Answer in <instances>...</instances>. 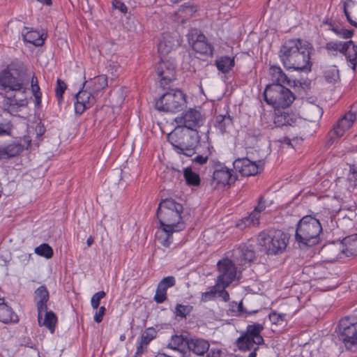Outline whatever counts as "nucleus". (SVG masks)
<instances>
[{"mask_svg": "<svg viewBox=\"0 0 357 357\" xmlns=\"http://www.w3.org/2000/svg\"><path fill=\"white\" fill-rule=\"evenodd\" d=\"M183 176L186 184L190 186H198L200 184V177L198 174L192 172L190 167L184 169Z\"/></svg>", "mask_w": 357, "mask_h": 357, "instance_id": "4c0bfd02", "label": "nucleus"}, {"mask_svg": "<svg viewBox=\"0 0 357 357\" xmlns=\"http://www.w3.org/2000/svg\"><path fill=\"white\" fill-rule=\"evenodd\" d=\"M38 321L39 326H45L52 333H53L55 331L57 317L52 310L47 311V310H46L43 313H41V319H39V315L38 314Z\"/></svg>", "mask_w": 357, "mask_h": 357, "instance_id": "c756f323", "label": "nucleus"}, {"mask_svg": "<svg viewBox=\"0 0 357 357\" xmlns=\"http://www.w3.org/2000/svg\"><path fill=\"white\" fill-rule=\"evenodd\" d=\"M31 91L32 93L35 98V106L38 108L41 107V98L42 93L40 90V86L38 85V79L36 76H33L31 79Z\"/></svg>", "mask_w": 357, "mask_h": 357, "instance_id": "ea45409f", "label": "nucleus"}, {"mask_svg": "<svg viewBox=\"0 0 357 357\" xmlns=\"http://www.w3.org/2000/svg\"><path fill=\"white\" fill-rule=\"evenodd\" d=\"M80 90L75 96V111L77 114H82L87 109L91 108L96 102V94L91 90Z\"/></svg>", "mask_w": 357, "mask_h": 357, "instance_id": "dca6fc26", "label": "nucleus"}, {"mask_svg": "<svg viewBox=\"0 0 357 357\" xmlns=\"http://www.w3.org/2000/svg\"><path fill=\"white\" fill-rule=\"evenodd\" d=\"M204 121L205 118L201 112L194 108H190L174 119L176 127L186 128L193 130H197V128L202 126Z\"/></svg>", "mask_w": 357, "mask_h": 357, "instance_id": "f8f14e48", "label": "nucleus"}, {"mask_svg": "<svg viewBox=\"0 0 357 357\" xmlns=\"http://www.w3.org/2000/svg\"><path fill=\"white\" fill-rule=\"evenodd\" d=\"M35 253L38 255L50 259L53 257V249L47 243H43L35 248Z\"/></svg>", "mask_w": 357, "mask_h": 357, "instance_id": "37998d69", "label": "nucleus"}, {"mask_svg": "<svg viewBox=\"0 0 357 357\" xmlns=\"http://www.w3.org/2000/svg\"><path fill=\"white\" fill-rule=\"evenodd\" d=\"M353 45V40H349L347 42H341V41H331L326 44L325 48L328 51H338L342 54L343 50H346L344 47L346 45Z\"/></svg>", "mask_w": 357, "mask_h": 357, "instance_id": "79ce46f5", "label": "nucleus"}, {"mask_svg": "<svg viewBox=\"0 0 357 357\" xmlns=\"http://www.w3.org/2000/svg\"><path fill=\"white\" fill-rule=\"evenodd\" d=\"M257 240L261 252L268 255H277L286 250L289 236L279 229L262 231L258 234Z\"/></svg>", "mask_w": 357, "mask_h": 357, "instance_id": "39448f33", "label": "nucleus"}, {"mask_svg": "<svg viewBox=\"0 0 357 357\" xmlns=\"http://www.w3.org/2000/svg\"><path fill=\"white\" fill-rule=\"evenodd\" d=\"M238 311L241 313V314H253V313H256L257 312V310H254V311H252V312H247L246 310L244 309L243 307V303L242 302H240L238 305Z\"/></svg>", "mask_w": 357, "mask_h": 357, "instance_id": "69168bd1", "label": "nucleus"}, {"mask_svg": "<svg viewBox=\"0 0 357 357\" xmlns=\"http://www.w3.org/2000/svg\"><path fill=\"white\" fill-rule=\"evenodd\" d=\"M234 256L239 257L241 264L251 262L255 259V252L253 245L242 243L234 251Z\"/></svg>", "mask_w": 357, "mask_h": 357, "instance_id": "393cba45", "label": "nucleus"}, {"mask_svg": "<svg viewBox=\"0 0 357 357\" xmlns=\"http://www.w3.org/2000/svg\"><path fill=\"white\" fill-rule=\"evenodd\" d=\"M323 250L328 255L331 261L337 260L345 256L342 241L328 243L323 247Z\"/></svg>", "mask_w": 357, "mask_h": 357, "instance_id": "bb28decb", "label": "nucleus"}, {"mask_svg": "<svg viewBox=\"0 0 357 357\" xmlns=\"http://www.w3.org/2000/svg\"><path fill=\"white\" fill-rule=\"evenodd\" d=\"M34 301L36 303L39 319H41V313L47 310V303L50 298L49 291L45 285H41L35 291Z\"/></svg>", "mask_w": 357, "mask_h": 357, "instance_id": "5701e85b", "label": "nucleus"}, {"mask_svg": "<svg viewBox=\"0 0 357 357\" xmlns=\"http://www.w3.org/2000/svg\"><path fill=\"white\" fill-rule=\"evenodd\" d=\"M15 94L12 97L8 98V104H9L10 110H14L16 107H26L28 105L26 91H14Z\"/></svg>", "mask_w": 357, "mask_h": 357, "instance_id": "2f4dec72", "label": "nucleus"}, {"mask_svg": "<svg viewBox=\"0 0 357 357\" xmlns=\"http://www.w3.org/2000/svg\"><path fill=\"white\" fill-rule=\"evenodd\" d=\"M24 146L18 141L0 145V159L8 160L19 155L24 151Z\"/></svg>", "mask_w": 357, "mask_h": 357, "instance_id": "4be33fe9", "label": "nucleus"}, {"mask_svg": "<svg viewBox=\"0 0 357 357\" xmlns=\"http://www.w3.org/2000/svg\"><path fill=\"white\" fill-rule=\"evenodd\" d=\"M193 310V306L190 305L176 304L174 314L181 319H186Z\"/></svg>", "mask_w": 357, "mask_h": 357, "instance_id": "a19ab883", "label": "nucleus"}, {"mask_svg": "<svg viewBox=\"0 0 357 357\" xmlns=\"http://www.w3.org/2000/svg\"><path fill=\"white\" fill-rule=\"evenodd\" d=\"M45 129L44 128L43 126H38L37 128H36V132H37V136L38 137H41L43 133L45 132Z\"/></svg>", "mask_w": 357, "mask_h": 357, "instance_id": "338daca9", "label": "nucleus"}, {"mask_svg": "<svg viewBox=\"0 0 357 357\" xmlns=\"http://www.w3.org/2000/svg\"><path fill=\"white\" fill-rule=\"evenodd\" d=\"M354 5V1L352 0H347L343 3V12L347 17L348 22L353 26L357 28V22L354 21L348 11V8L351 7Z\"/></svg>", "mask_w": 357, "mask_h": 357, "instance_id": "8fccbe9b", "label": "nucleus"}, {"mask_svg": "<svg viewBox=\"0 0 357 357\" xmlns=\"http://www.w3.org/2000/svg\"><path fill=\"white\" fill-rule=\"evenodd\" d=\"M265 209V206L261 204V202H259L258 205L255 208V209L252 212H257L256 216L259 220L260 213Z\"/></svg>", "mask_w": 357, "mask_h": 357, "instance_id": "0e129e2a", "label": "nucleus"}, {"mask_svg": "<svg viewBox=\"0 0 357 357\" xmlns=\"http://www.w3.org/2000/svg\"><path fill=\"white\" fill-rule=\"evenodd\" d=\"M356 119V114L355 113L351 112L346 113L333 126L332 133L335 135L337 137H342L344 132L352 126Z\"/></svg>", "mask_w": 357, "mask_h": 357, "instance_id": "aec40b11", "label": "nucleus"}, {"mask_svg": "<svg viewBox=\"0 0 357 357\" xmlns=\"http://www.w3.org/2000/svg\"><path fill=\"white\" fill-rule=\"evenodd\" d=\"M156 335L157 331L154 328H146L142 334L140 341L137 344L135 356L144 354L149 343L156 337Z\"/></svg>", "mask_w": 357, "mask_h": 357, "instance_id": "a878e982", "label": "nucleus"}, {"mask_svg": "<svg viewBox=\"0 0 357 357\" xmlns=\"http://www.w3.org/2000/svg\"><path fill=\"white\" fill-rule=\"evenodd\" d=\"M233 166L243 176H254L260 171L259 165L248 158L236 159L233 162Z\"/></svg>", "mask_w": 357, "mask_h": 357, "instance_id": "a211bd4d", "label": "nucleus"}, {"mask_svg": "<svg viewBox=\"0 0 357 357\" xmlns=\"http://www.w3.org/2000/svg\"><path fill=\"white\" fill-rule=\"evenodd\" d=\"M346 257L357 255V234L347 236L342 240Z\"/></svg>", "mask_w": 357, "mask_h": 357, "instance_id": "f704fd0d", "label": "nucleus"}, {"mask_svg": "<svg viewBox=\"0 0 357 357\" xmlns=\"http://www.w3.org/2000/svg\"><path fill=\"white\" fill-rule=\"evenodd\" d=\"M237 180V176L234 174V170L222 164H218L214 167L213 178L211 185L214 188L230 187Z\"/></svg>", "mask_w": 357, "mask_h": 357, "instance_id": "9b49d317", "label": "nucleus"}, {"mask_svg": "<svg viewBox=\"0 0 357 357\" xmlns=\"http://www.w3.org/2000/svg\"><path fill=\"white\" fill-rule=\"evenodd\" d=\"M257 212H251L248 216L243 218L239 222L237 223V227L243 229L246 227L251 225H259V219L256 216Z\"/></svg>", "mask_w": 357, "mask_h": 357, "instance_id": "58836bf2", "label": "nucleus"}, {"mask_svg": "<svg viewBox=\"0 0 357 357\" xmlns=\"http://www.w3.org/2000/svg\"><path fill=\"white\" fill-rule=\"evenodd\" d=\"M196 11L197 8L193 5L184 4L178 9L179 15L181 16L183 15L184 17H191Z\"/></svg>", "mask_w": 357, "mask_h": 357, "instance_id": "3c124183", "label": "nucleus"}, {"mask_svg": "<svg viewBox=\"0 0 357 357\" xmlns=\"http://www.w3.org/2000/svg\"><path fill=\"white\" fill-rule=\"evenodd\" d=\"M172 49L173 45L170 44L169 42H167L165 38H163L158 45V52L161 56L169 54Z\"/></svg>", "mask_w": 357, "mask_h": 357, "instance_id": "de8ad7c7", "label": "nucleus"}, {"mask_svg": "<svg viewBox=\"0 0 357 357\" xmlns=\"http://www.w3.org/2000/svg\"><path fill=\"white\" fill-rule=\"evenodd\" d=\"M22 35L24 42L33 44L36 47L42 46L46 38V35L44 33H40L33 29H29L26 26L24 27Z\"/></svg>", "mask_w": 357, "mask_h": 357, "instance_id": "b1692460", "label": "nucleus"}, {"mask_svg": "<svg viewBox=\"0 0 357 357\" xmlns=\"http://www.w3.org/2000/svg\"><path fill=\"white\" fill-rule=\"evenodd\" d=\"M167 139L177 153L188 157H191L196 153V149L200 141L197 130H189L183 127H176L167 135Z\"/></svg>", "mask_w": 357, "mask_h": 357, "instance_id": "20e7f679", "label": "nucleus"}, {"mask_svg": "<svg viewBox=\"0 0 357 357\" xmlns=\"http://www.w3.org/2000/svg\"><path fill=\"white\" fill-rule=\"evenodd\" d=\"M218 276L217 285L222 284L223 287H227L236 277V267L232 260L224 258L217 263Z\"/></svg>", "mask_w": 357, "mask_h": 357, "instance_id": "ddd939ff", "label": "nucleus"}, {"mask_svg": "<svg viewBox=\"0 0 357 357\" xmlns=\"http://www.w3.org/2000/svg\"><path fill=\"white\" fill-rule=\"evenodd\" d=\"M325 24H327L329 26V29L332 31L333 27H337V25H335L329 19H326L323 22Z\"/></svg>", "mask_w": 357, "mask_h": 357, "instance_id": "774afa93", "label": "nucleus"}, {"mask_svg": "<svg viewBox=\"0 0 357 357\" xmlns=\"http://www.w3.org/2000/svg\"><path fill=\"white\" fill-rule=\"evenodd\" d=\"M113 6L119 10L123 13H126L128 8L127 6L124 4V3L121 2L119 0H114L112 1Z\"/></svg>", "mask_w": 357, "mask_h": 357, "instance_id": "bf43d9fd", "label": "nucleus"}, {"mask_svg": "<svg viewBox=\"0 0 357 357\" xmlns=\"http://www.w3.org/2000/svg\"><path fill=\"white\" fill-rule=\"evenodd\" d=\"M155 73L161 87H165L176 79V65L170 60H162L155 69Z\"/></svg>", "mask_w": 357, "mask_h": 357, "instance_id": "4468645a", "label": "nucleus"}, {"mask_svg": "<svg viewBox=\"0 0 357 357\" xmlns=\"http://www.w3.org/2000/svg\"><path fill=\"white\" fill-rule=\"evenodd\" d=\"M215 65L221 73H228L235 66L234 58L229 56H222L215 60Z\"/></svg>", "mask_w": 357, "mask_h": 357, "instance_id": "473e14b6", "label": "nucleus"}, {"mask_svg": "<svg viewBox=\"0 0 357 357\" xmlns=\"http://www.w3.org/2000/svg\"><path fill=\"white\" fill-rule=\"evenodd\" d=\"M325 80L330 84H335L340 80L339 70L336 66L327 67L324 71Z\"/></svg>", "mask_w": 357, "mask_h": 357, "instance_id": "e433bc0d", "label": "nucleus"}, {"mask_svg": "<svg viewBox=\"0 0 357 357\" xmlns=\"http://www.w3.org/2000/svg\"><path fill=\"white\" fill-rule=\"evenodd\" d=\"M270 84H287L291 86V80L287 77L280 67L271 66L268 69Z\"/></svg>", "mask_w": 357, "mask_h": 357, "instance_id": "cd10ccee", "label": "nucleus"}, {"mask_svg": "<svg viewBox=\"0 0 357 357\" xmlns=\"http://www.w3.org/2000/svg\"><path fill=\"white\" fill-rule=\"evenodd\" d=\"M313 50V46L308 41L289 39L282 45L279 56L286 68L309 73L312 70L310 55Z\"/></svg>", "mask_w": 357, "mask_h": 357, "instance_id": "f03ea898", "label": "nucleus"}, {"mask_svg": "<svg viewBox=\"0 0 357 357\" xmlns=\"http://www.w3.org/2000/svg\"><path fill=\"white\" fill-rule=\"evenodd\" d=\"M176 284V279L174 276H167L162 278L158 283L155 294L154 296V301L157 303H164L167 297V290L168 288L172 287Z\"/></svg>", "mask_w": 357, "mask_h": 357, "instance_id": "412c9836", "label": "nucleus"}, {"mask_svg": "<svg viewBox=\"0 0 357 357\" xmlns=\"http://www.w3.org/2000/svg\"><path fill=\"white\" fill-rule=\"evenodd\" d=\"M12 128L11 121L0 115V135H10Z\"/></svg>", "mask_w": 357, "mask_h": 357, "instance_id": "c03bdc74", "label": "nucleus"}, {"mask_svg": "<svg viewBox=\"0 0 357 357\" xmlns=\"http://www.w3.org/2000/svg\"><path fill=\"white\" fill-rule=\"evenodd\" d=\"M18 316L5 302L4 298L0 301V321L4 324L17 323Z\"/></svg>", "mask_w": 357, "mask_h": 357, "instance_id": "c85d7f7f", "label": "nucleus"}, {"mask_svg": "<svg viewBox=\"0 0 357 357\" xmlns=\"http://www.w3.org/2000/svg\"><path fill=\"white\" fill-rule=\"evenodd\" d=\"M218 287H220V285H217L216 283L215 285L211 287L208 291L202 293L201 301L206 303L207 301L213 300L218 294Z\"/></svg>", "mask_w": 357, "mask_h": 357, "instance_id": "09e8293b", "label": "nucleus"}, {"mask_svg": "<svg viewBox=\"0 0 357 357\" xmlns=\"http://www.w3.org/2000/svg\"><path fill=\"white\" fill-rule=\"evenodd\" d=\"M98 310H96L93 319L96 323H100L103 319V317L106 312V308L105 306H101L100 307H98Z\"/></svg>", "mask_w": 357, "mask_h": 357, "instance_id": "5fc2aeb1", "label": "nucleus"}, {"mask_svg": "<svg viewBox=\"0 0 357 357\" xmlns=\"http://www.w3.org/2000/svg\"><path fill=\"white\" fill-rule=\"evenodd\" d=\"M264 329V327L261 324L248 325L246 330L241 333V336L236 341L238 349L241 351H247L252 349L255 344H263L264 340L261 333Z\"/></svg>", "mask_w": 357, "mask_h": 357, "instance_id": "1a4fd4ad", "label": "nucleus"}, {"mask_svg": "<svg viewBox=\"0 0 357 357\" xmlns=\"http://www.w3.org/2000/svg\"><path fill=\"white\" fill-rule=\"evenodd\" d=\"M188 36L189 43L194 51L201 54L213 55V47L208 42L204 34L201 32L198 33V31L195 29Z\"/></svg>", "mask_w": 357, "mask_h": 357, "instance_id": "2eb2a0df", "label": "nucleus"}, {"mask_svg": "<svg viewBox=\"0 0 357 357\" xmlns=\"http://www.w3.org/2000/svg\"><path fill=\"white\" fill-rule=\"evenodd\" d=\"M332 31H333L337 36L344 39L351 38L354 33V31L352 29H346L340 26L333 27Z\"/></svg>", "mask_w": 357, "mask_h": 357, "instance_id": "49530a36", "label": "nucleus"}, {"mask_svg": "<svg viewBox=\"0 0 357 357\" xmlns=\"http://www.w3.org/2000/svg\"><path fill=\"white\" fill-rule=\"evenodd\" d=\"M323 228L316 215H307L296 224L295 240L301 248L312 247L321 241Z\"/></svg>", "mask_w": 357, "mask_h": 357, "instance_id": "7ed1b4c3", "label": "nucleus"}, {"mask_svg": "<svg viewBox=\"0 0 357 357\" xmlns=\"http://www.w3.org/2000/svg\"><path fill=\"white\" fill-rule=\"evenodd\" d=\"M344 49L346 50H343L342 54L345 56L346 59L350 63L351 68L354 70H356L357 65V45H356L353 41V45H346Z\"/></svg>", "mask_w": 357, "mask_h": 357, "instance_id": "c9c22d12", "label": "nucleus"}, {"mask_svg": "<svg viewBox=\"0 0 357 357\" xmlns=\"http://www.w3.org/2000/svg\"><path fill=\"white\" fill-rule=\"evenodd\" d=\"M226 288L227 287H223L222 284H220V287H218V294L225 302H227L229 300V294L228 291L225 290Z\"/></svg>", "mask_w": 357, "mask_h": 357, "instance_id": "4d7b16f0", "label": "nucleus"}, {"mask_svg": "<svg viewBox=\"0 0 357 357\" xmlns=\"http://www.w3.org/2000/svg\"><path fill=\"white\" fill-rule=\"evenodd\" d=\"M67 89V85L64 81L57 79L56 86L55 88V95L58 100L59 103L63 100V93Z\"/></svg>", "mask_w": 357, "mask_h": 357, "instance_id": "a18cd8bd", "label": "nucleus"}, {"mask_svg": "<svg viewBox=\"0 0 357 357\" xmlns=\"http://www.w3.org/2000/svg\"><path fill=\"white\" fill-rule=\"evenodd\" d=\"M107 77L105 75H100L92 79L87 88L98 95L101 90L107 86Z\"/></svg>", "mask_w": 357, "mask_h": 357, "instance_id": "72a5a7b5", "label": "nucleus"}, {"mask_svg": "<svg viewBox=\"0 0 357 357\" xmlns=\"http://www.w3.org/2000/svg\"><path fill=\"white\" fill-rule=\"evenodd\" d=\"M107 70L110 72V73L116 77L119 75V71L120 70V66L114 61H110L107 65Z\"/></svg>", "mask_w": 357, "mask_h": 357, "instance_id": "864d4df0", "label": "nucleus"}, {"mask_svg": "<svg viewBox=\"0 0 357 357\" xmlns=\"http://www.w3.org/2000/svg\"><path fill=\"white\" fill-rule=\"evenodd\" d=\"M269 319L273 324H280V321H282V316L276 312H272L269 314Z\"/></svg>", "mask_w": 357, "mask_h": 357, "instance_id": "13d9d810", "label": "nucleus"}, {"mask_svg": "<svg viewBox=\"0 0 357 357\" xmlns=\"http://www.w3.org/2000/svg\"><path fill=\"white\" fill-rule=\"evenodd\" d=\"M185 344L189 351L198 356H203L210 348V343L207 340L196 336L187 338Z\"/></svg>", "mask_w": 357, "mask_h": 357, "instance_id": "6ab92c4d", "label": "nucleus"}, {"mask_svg": "<svg viewBox=\"0 0 357 357\" xmlns=\"http://www.w3.org/2000/svg\"><path fill=\"white\" fill-rule=\"evenodd\" d=\"M264 100L274 108L286 109L295 100L294 94L284 85L268 84L264 91Z\"/></svg>", "mask_w": 357, "mask_h": 357, "instance_id": "6e6552de", "label": "nucleus"}, {"mask_svg": "<svg viewBox=\"0 0 357 357\" xmlns=\"http://www.w3.org/2000/svg\"><path fill=\"white\" fill-rule=\"evenodd\" d=\"M247 135L250 137L255 138V139H258L261 136V130L258 128H249L247 131Z\"/></svg>", "mask_w": 357, "mask_h": 357, "instance_id": "052dcab7", "label": "nucleus"}, {"mask_svg": "<svg viewBox=\"0 0 357 357\" xmlns=\"http://www.w3.org/2000/svg\"><path fill=\"white\" fill-rule=\"evenodd\" d=\"M335 331L347 349L355 351L357 349V309L340 319Z\"/></svg>", "mask_w": 357, "mask_h": 357, "instance_id": "0eeeda50", "label": "nucleus"}, {"mask_svg": "<svg viewBox=\"0 0 357 357\" xmlns=\"http://www.w3.org/2000/svg\"><path fill=\"white\" fill-rule=\"evenodd\" d=\"M285 109L275 108L273 123L275 127L282 128L287 126H294L298 121L297 116L292 113L285 111Z\"/></svg>", "mask_w": 357, "mask_h": 357, "instance_id": "f3484780", "label": "nucleus"}, {"mask_svg": "<svg viewBox=\"0 0 357 357\" xmlns=\"http://www.w3.org/2000/svg\"><path fill=\"white\" fill-rule=\"evenodd\" d=\"M213 125L222 134L227 133L233 126V119L228 114L216 115Z\"/></svg>", "mask_w": 357, "mask_h": 357, "instance_id": "7c9ffc66", "label": "nucleus"}, {"mask_svg": "<svg viewBox=\"0 0 357 357\" xmlns=\"http://www.w3.org/2000/svg\"><path fill=\"white\" fill-rule=\"evenodd\" d=\"M184 93L179 89H171L156 100V109L165 112H177L185 104Z\"/></svg>", "mask_w": 357, "mask_h": 357, "instance_id": "9d476101", "label": "nucleus"}, {"mask_svg": "<svg viewBox=\"0 0 357 357\" xmlns=\"http://www.w3.org/2000/svg\"><path fill=\"white\" fill-rule=\"evenodd\" d=\"M183 206L172 198L162 199L158 207L156 216L165 237H158L160 243L168 248L173 242L172 234L183 230L185 225L181 214Z\"/></svg>", "mask_w": 357, "mask_h": 357, "instance_id": "f257e3e1", "label": "nucleus"}, {"mask_svg": "<svg viewBox=\"0 0 357 357\" xmlns=\"http://www.w3.org/2000/svg\"><path fill=\"white\" fill-rule=\"evenodd\" d=\"M105 296L106 293L104 291H100L94 294L91 299V305L92 307L97 310L100 305V300Z\"/></svg>", "mask_w": 357, "mask_h": 357, "instance_id": "603ef678", "label": "nucleus"}, {"mask_svg": "<svg viewBox=\"0 0 357 357\" xmlns=\"http://www.w3.org/2000/svg\"><path fill=\"white\" fill-rule=\"evenodd\" d=\"M221 351L217 349H212L206 353V357H220Z\"/></svg>", "mask_w": 357, "mask_h": 357, "instance_id": "e2e57ef3", "label": "nucleus"}, {"mask_svg": "<svg viewBox=\"0 0 357 357\" xmlns=\"http://www.w3.org/2000/svg\"><path fill=\"white\" fill-rule=\"evenodd\" d=\"M26 76L20 63L12 62L0 73V85L6 92L26 90Z\"/></svg>", "mask_w": 357, "mask_h": 357, "instance_id": "423d86ee", "label": "nucleus"}, {"mask_svg": "<svg viewBox=\"0 0 357 357\" xmlns=\"http://www.w3.org/2000/svg\"><path fill=\"white\" fill-rule=\"evenodd\" d=\"M188 337H184L183 335H173L172 337L171 340V344L175 346V347H179L183 344V342L185 343V340Z\"/></svg>", "mask_w": 357, "mask_h": 357, "instance_id": "6e6d98bb", "label": "nucleus"}, {"mask_svg": "<svg viewBox=\"0 0 357 357\" xmlns=\"http://www.w3.org/2000/svg\"><path fill=\"white\" fill-rule=\"evenodd\" d=\"M208 160V156H204L202 155H198L192 159V161L199 165H204L206 163Z\"/></svg>", "mask_w": 357, "mask_h": 357, "instance_id": "680f3d73", "label": "nucleus"}]
</instances>
